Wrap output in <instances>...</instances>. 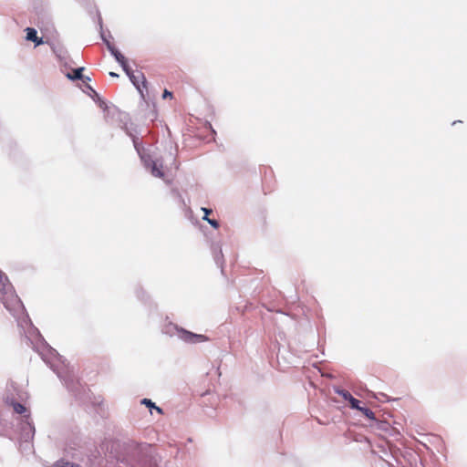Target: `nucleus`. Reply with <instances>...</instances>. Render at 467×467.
Returning a JSON list of instances; mask_svg holds the SVG:
<instances>
[{
  "label": "nucleus",
  "instance_id": "nucleus-1",
  "mask_svg": "<svg viewBox=\"0 0 467 467\" xmlns=\"http://www.w3.org/2000/svg\"><path fill=\"white\" fill-rule=\"evenodd\" d=\"M0 300L6 308H10L17 303V296L15 295L12 285L8 282L7 277L0 272Z\"/></svg>",
  "mask_w": 467,
  "mask_h": 467
},
{
  "label": "nucleus",
  "instance_id": "nucleus-2",
  "mask_svg": "<svg viewBox=\"0 0 467 467\" xmlns=\"http://www.w3.org/2000/svg\"><path fill=\"white\" fill-rule=\"evenodd\" d=\"M125 72L140 95L144 97L143 90L147 89V80L144 74L141 71H133L130 67Z\"/></svg>",
  "mask_w": 467,
  "mask_h": 467
},
{
  "label": "nucleus",
  "instance_id": "nucleus-3",
  "mask_svg": "<svg viewBox=\"0 0 467 467\" xmlns=\"http://www.w3.org/2000/svg\"><path fill=\"white\" fill-rule=\"evenodd\" d=\"M179 337L186 343L195 344L208 341V337L202 334H194L192 332L181 329L179 331Z\"/></svg>",
  "mask_w": 467,
  "mask_h": 467
},
{
  "label": "nucleus",
  "instance_id": "nucleus-4",
  "mask_svg": "<svg viewBox=\"0 0 467 467\" xmlns=\"http://www.w3.org/2000/svg\"><path fill=\"white\" fill-rule=\"evenodd\" d=\"M145 165L148 168H150V172L153 176L158 178H163L164 172H163V166L159 161H147L144 160Z\"/></svg>",
  "mask_w": 467,
  "mask_h": 467
},
{
  "label": "nucleus",
  "instance_id": "nucleus-5",
  "mask_svg": "<svg viewBox=\"0 0 467 467\" xmlns=\"http://www.w3.org/2000/svg\"><path fill=\"white\" fill-rule=\"evenodd\" d=\"M26 40L34 42L36 46H40L44 43L43 39L41 37L37 36L36 30L35 28L26 27Z\"/></svg>",
  "mask_w": 467,
  "mask_h": 467
},
{
  "label": "nucleus",
  "instance_id": "nucleus-6",
  "mask_svg": "<svg viewBox=\"0 0 467 467\" xmlns=\"http://www.w3.org/2000/svg\"><path fill=\"white\" fill-rule=\"evenodd\" d=\"M111 52H112L113 56L115 57V58L117 59V61L121 65L124 71H126V69L129 68L126 57L118 50L111 49Z\"/></svg>",
  "mask_w": 467,
  "mask_h": 467
},
{
  "label": "nucleus",
  "instance_id": "nucleus-7",
  "mask_svg": "<svg viewBox=\"0 0 467 467\" xmlns=\"http://www.w3.org/2000/svg\"><path fill=\"white\" fill-rule=\"evenodd\" d=\"M358 410H359L366 418L372 420H376L375 413L371 410L360 406Z\"/></svg>",
  "mask_w": 467,
  "mask_h": 467
},
{
  "label": "nucleus",
  "instance_id": "nucleus-8",
  "mask_svg": "<svg viewBox=\"0 0 467 467\" xmlns=\"http://www.w3.org/2000/svg\"><path fill=\"white\" fill-rule=\"evenodd\" d=\"M83 69H84L83 67L77 68L73 71L72 75L68 74L67 77L71 79H80V78H82Z\"/></svg>",
  "mask_w": 467,
  "mask_h": 467
},
{
  "label": "nucleus",
  "instance_id": "nucleus-9",
  "mask_svg": "<svg viewBox=\"0 0 467 467\" xmlns=\"http://www.w3.org/2000/svg\"><path fill=\"white\" fill-rule=\"evenodd\" d=\"M14 410L18 414H23L26 411V408L21 403H15Z\"/></svg>",
  "mask_w": 467,
  "mask_h": 467
},
{
  "label": "nucleus",
  "instance_id": "nucleus-10",
  "mask_svg": "<svg viewBox=\"0 0 467 467\" xmlns=\"http://www.w3.org/2000/svg\"><path fill=\"white\" fill-rule=\"evenodd\" d=\"M337 393L348 401L353 397L348 390L345 389L337 390Z\"/></svg>",
  "mask_w": 467,
  "mask_h": 467
},
{
  "label": "nucleus",
  "instance_id": "nucleus-11",
  "mask_svg": "<svg viewBox=\"0 0 467 467\" xmlns=\"http://www.w3.org/2000/svg\"><path fill=\"white\" fill-rule=\"evenodd\" d=\"M348 402H349V406H350L351 409H354V410H358L359 409V407H360V405H359L360 404V400L355 399L354 397H352L348 400Z\"/></svg>",
  "mask_w": 467,
  "mask_h": 467
},
{
  "label": "nucleus",
  "instance_id": "nucleus-12",
  "mask_svg": "<svg viewBox=\"0 0 467 467\" xmlns=\"http://www.w3.org/2000/svg\"><path fill=\"white\" fill-rule=\"evenodd\" d=\"M203 220H206L215 229H217L219 227V223L216 220L209 219L206 216H203Z\"/></svg>",
  "mask_w": 467,
  "mask_h": 467
},
{
  "label": "nucleus",
  "instance_id": "nucleus-13",
  "mask_svg": "<svg viewBox=\"0 0 467 467\" xmlns=\"http://www.w3.org/2000/svg\"><path fill=\"white\" fill-rule=\"evenodd\" d=\"M55 467H78V466L75 465L73 463H69V462H61V463H57L55 465Z\"/></svg>",
  "mask_w": 467,
  "mask_h": 467
},
{
  "label": "nucleus",
  "instance_id": "nucleus-14",
  "mask_svg": "<svg viewBox=\"0 0 467 467\" xmlns=\"http://www.w3.org/2000/svg\"><path fill=\"white\" fill-rule=\"evenodd\" d=\"M142 403L145 404L146 406L150 407V408H153L155 407V404L150 400H148V399H144L142 400Z\"/></svg>",
  "mask_w": 467,
  "mask_h": 467
},
{
  "label": "nucleus",
  "instance_id": "nucleus-15",
  "mask_svg": "<svg viewBox=\"0 0 467 467\" xmlns=\"http://www.w3.org/2000/svg\"><path fill=\"white\" fill-rule=\"evenodd\" d=\"M162 98H163V99H167V98L171 99V98H172V93H171V91H169V90L165 89V90L163 91Z\"/></svg>",
  "mask_w": 467,
  "mask_h": 467
},
{
  "label": "nucleus",
  "instance_id": "nucleus-16",
  "mask_svg": "<svg viewBox=\"0 0 467 467\" xmlns=\"http://www.w3.org/2000/svg\"><path fill=\"white\" fill-rule=\"evenodd\" d=\"M202 211L204 213V216L208 217V215L212 213V210L207 208H202Z\"/></svg>",
  "mask_w": 467,
  "mask_h": 467
},
{
  "label": "nucleus",
  "instance_id": "nucleus-17",
  "mask_svg": "<svg viewBox=\"0 0 467 467\" xmlns=\"http://www.w3.org/2000/svg\"><path fill=\"white\" fill-rule=\"evenodd\" d=\"M154 409L159 412V413H162V410L157 406L154 407Z\"/></svg>",
  "mask_w": 467,
  "mask_h": 467
},
{
  "label": "nucleus",
  "instance_id": "nucleus-18",
  "mask_svg": "<svg viewBox=\"0 0 467 467\" xmlns=\"http://www.w3.org/2000/svg\"><path fill=\"white\" fill-rule=\"evenodd\" d=\"M109 75H110L111 77H118V75H117L116 73H114V72H110V73H109Z\"/></svg>",
  "mask_w": 467,
  "mask_h": 467
}]
</instances>
